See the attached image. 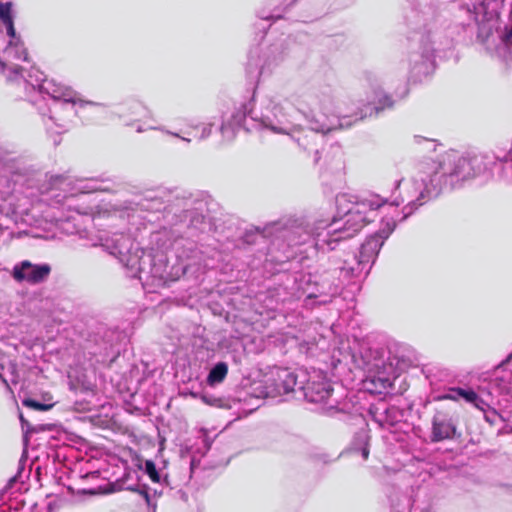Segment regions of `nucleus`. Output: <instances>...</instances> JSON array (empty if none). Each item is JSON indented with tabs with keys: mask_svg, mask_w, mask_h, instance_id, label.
<instances>
[{
	"mask_svg": "<svg viewBox=\"0 0 512 512\" xmlns=\"http://www.w3.org/2000/svg\"><path fill=\"white\" fill-rule=\"evenodd\" d=\"M382 204L378 196H369L357 201L343 219L310 222L304 217H290L267 225L262 233L264 237L283 238L289 246L312 243L317 250H333L335 243L354 236L370 220L368 209L373 213Z\"/></svg>",
	"mask_w": 512,
	"mask_h": 512,
	"instance_id": "f257e3e1",
	"label": "nucleus"
},
{
	"mask_svg": "<svg viewBox=\"0 0 512 512\" xmlns=\"http://www.w3.org/2000/svg\"><path fill=\"white\" fill-rule=\"evenodd\" d=\"M487 169L485 157H460L447 154L443 162L432 164L425 170L419 171L409 182L404 184L401 202H407L402 212L401 220H405L426 201L437 197L447 183V178L466 180L483 173Z\"/></svg>",
	"mask_w": 512,
	"mask_h": 512,
	"instance_id": "f03ea898",
	"label": "nucleus"
},
{
	"mask_svg": "<svg viewBox=\"0 0 512 512\" xmlns=\"http://www.w3.org/2000/svg\"><path fill=\"white\" fill-rule=\"evenodd\" d=\"M298 111L310 122L311 128L304 129L295 125L294 136L290 137L306 151L313 150L318 141L322 140L323 137L318 133L350 128L365 116L359 110L350 113L348 108L336 105L335 95L326 92L309 96L306 107L300 106Z\"/></svg>",
	"mask_w": 512,
	"mask_h": 512,
	"instance_id": "7ed1b4c3",
	"label": "nucleus"
},
{
	"mask_svg": "<svg viewBox=\"0 0 512 512\" xmlns=\"http://www.w3.org/2000/svg\"><path fill=\"white\" fill-rule=\"evenodd\" d=\"M101 246L127 269L130 277L138 278L143 286L158 288L170 280L167 264L151 258L135 241L122 233L100 238Z\"/></svg>",
	"mask_w": 512,
	"mask_h": 512,
	"instance_id": "20e7f679",
	"label": "nucleus"
},
{
	"mask_svg": "<svg viewBox=\"0 0 512 512\" xmlns=\"http://www.w3.org/2000/svg\"><path fill=\"white\" fill-rule=\"evenodd\" d=\"M451 38L434 23L419 27L412 37L408 61L415 80H422L435 69V54L451 45Z\"/></svg>",
	"mask_w": 512,
	"mask_h": 512,
	"instance_id": "39448f33",
	"label": "nucleus"
},
{
	"mask_svg": "<svg viewBox=\"0 0 512 512\" xmlns=\"http://www.w3.org/2000/svg\"><path fill=\"white\" fill-rule=\"evenodd\" d=\"M382 201L383 204L377 208L373 213H367L370 220L367 221L365 224L371 222L376 215L377 210L384 209L386 212L385 217L382 220L383 227L375 234L369 236L366 241L361 245L360 252L358 255V266L366 265L370 262H374L381 247L383 246L385 240L390 236V234L394 231L396 227V220L395 218L389 217L388 214L391 210L395 211V205L398 206L399 202L397 203H390L387 204L386 200L381 198L379 195H377Z\"/></svg>",
	"mask_w": 512,
	"mask_h": 512,
	"instance_id": "423d86ee",
	"label": "nucleus"
},
{
	"mask_svg": "<svg viewBox=\"0 0 512 512\" xmlns=\"http://www.w3.org/2000/svg\"><path fill=\"white\" fill-rule=\"evenodd\" d=\"M334 95L336 105H341L342 107L348 108L350 113L357 110L363 112L365 116L362 119L368 116H372L373 114H378L385 109L391 108L394 104L392 97L387 94L381 87H374L372 89L371 100H369L367 104L363 105L356 104L348 97L336 94Z\"/></svg>",
	"mask_w": 512,
	"mask_h": 512,
	"instance_id": "0eeeda50",
	"label": "nucleus"
},
{
	"mask_svg": "<svg viewBox=\"0 0 512 512\" xmlns=\"http://www.w3.org/2000/svg\"><path fill=\"white\" fill-rule=\"evenodd\" d=\"M261 124L278 134L294 136L295 124L291 120L286 107L281 104L270 103L267 112L260 118Z\"/></svg>",
	"mask_w": 512,
	"mask_h": 512,
	"instance_id": "6e6552de",
	"label": "nucleus"
},
{
	"mask_svg": "<svg viewBox=\"0 0 512 512\" xmlns=\"http://www.w3.org/2000/svg\"><path fill=\"white\" fill-rule=\"evenodd\" d=\"M304 398L312 403H326L332 395L333 388L326 377L319 371L307 374V380L300 386Z\"/></svg>",
	"mask_w": 512,
	"mask_h": 512,
	"instance_id": "1a4fd4ad",
	"label": "nucleus"
},
{
	"mask_svg": "<svg viewBox=\"0 0 512 512\" xmlns=\"http://www.w3.org/2000/svg\"><path fill=\"white\" fill-rule=\"evenodd\" d=\"M51 267L48 264L35 265L29 261H23L13 269V277L17 281H26L31 284L43 282L50 274Z\"/></svg>",
	"mask_w": 512,
	"mask_h": 512,
	"instance_id": "9d476101",
	"label": "nucleus"
},
{
	"mask_svg": "<svg viewBox=\"0 0 512 512\" xmlns=\"http://www.w3.org/2000/svg\"><path fill=\"white\" fill-rule=\"evenodd\" d=\"M307 372L299 371L294 372L287 368L279 369L277 371L276 389L279 394H288L296 391H300V386H303L307 380Z\"/></svg>",
	"mask_w": 512,
	"mask_h": 512,
	"instance_id": "9b49d317",
	"label": "nucleus"
},
{
	"mask_svg": "<svg viewBox=\"0 0 512 512\" xmlns=\"http://www.w3.org/2000/svg\"><path fill=\"white\" fill-rule=\"evenodd\" d=\"M455 433L456 424L452 417L445 412H436L432 418L431 441L440 442L446 439H452Z\"/></svg>",
	"mask_w": 512,
	"mask_h": 512,
	"instance_id": "f8f14e48",
	"label": "nucleus"
},
{
	"mask_svg": "<svg viewBox=\"0 0 512 512\" xmlns=\"http://www.w3.org/2000/svg\"><path fill=\"white\" fill-rule=\"evenodd\" d=\"M41 88L53 99L62 100L65 103H79L81 105L85 103L89 105H98L97 103L91 101H83L81 98L78 97V94L70 87H67L61 83H56L54 80H45Z\"/></svg>",
	"mask_w": 512,
	"mask_h": 512,
	"instance_id": "ddd939ff",
	"label": "nucleus"
},
{
	"mask_svg": "<svg viewBox=\"0 0 512 512\" xmlns=\"http://www.w3.org/2000/svg\"><path fill=\"white\" fill-rule=\"evenodd\" d=\"M511 379L512 375L510 373H506L505 375L499 376L496 373L490 379L488 383V393L489 394H500V395H509L512 392L511 387Z\"/></svg>",
	"mask_w": 512,
	"mask_h": 512,
	"instance_id": "4468645a",
	"label": "nucleus"
},
{
	"mask_svg": "<svg viewBox=\"0 0 512 512\" xmlns=\"http://www.w3.org/2000/svg\"><path fill=\"white\" fill-rule=\"evenodd\" d=\"M228 365L225 362L216 363L207 376V383L210 386H215L221 383L227 376Z\"/></svg>",
	"mask_w": 512,
	"mask_h": 512,
	"instance_id": "2eb2a0df",
	"label": "nucleus"
},
{
	"mask_svg": "<svg viewBox=\"0 0 512 512\" xmlns=\"http://www.w3.org/2000/svg\"><path fill=\"white\" fill-rule=\"evenodd\" d=\"M456 395H447L446 399H456L457 397L464 398L469 403H476L478 395L473 390H465L463 388H454L451 390Z\"/></svg>",
	"mask_w": 512,
	"mask_h": 512,
	"instance_id": "dca6fc26",
	"label": "nucleus"
},
{
	"mask_svg": "<svg viewBox=\"0 0 512 512\" xmlns=\"http://www.w3.org/2000/svg\"><path fill=\"white\" fill-rule=\"evenodd\" d=\"M20 420L22 423V427L26 428V433H38L41 431H51L53 425L51 424H36L31 425L28 421H26L23 416H20Z\"/></svg>",
	"mask_w": 512,
	"mask_h": 512,
	"instance_id": "f3484780",
	"label": "nucleus"
},
{
	"mask_svg": "<svg viewBox=\"0 0 512 512\" xmlns=\"http://www.w3.org/2000/svg\"><path fill=\"white\" fill-rule=\"evenodd\" d=\"M0 19L3 24L13 21L12 4L10 2L0 3Z\"/></svg>",
	"mask_w": 512,
	"mask_h": 512,
	"instance_id": "a211bd4d",
	"label": "nucleus"
},
{
	"mask_svg": "<svg viewBox=\"0 0 512 512\" xmlns=\"http://www.w3.org/2000/svg\"><path fill=\"white\" fill-rule=\"evenodd\" d=\"M6 53L8 55H13L16 59H22L24 61L27 60V52L22 45L16 44L15 46H12L10 44V46L6 49Z\"/></svg>",
	"mask_w": 512,
	"mask_h": 512,
	"instance_id": "6ab92c4d",
	"label": "nucleus"
},
{
	"mask_svg": "<svg viewBox=\"0 0 512 512\" xmlns=\"http://www.w3.org/2000/svg\"><path fill=\"white\" fill-rule=\"evenodd\" d=\"M145 472L153 482H155V483L160 482L161 477H160V474L157 471L155 463L153 461H151V460L145 461Z\"/></svg>",
	"mask_w": 512,
	"mask_h": 512,
	"instance_id": "aec40b11",
	"label": "nucleus"
},
{
	"mask_svg": "<svg viewBox=\"0 0 512 512\" xmlns=\"http://www.w3.org/2000/svg\"><path fill=\"white\" fill-rule=\"evenodd\" d=\"M23 405L26 407L35 409V410H40V411H47V410L51 409L53 406V404H44V403H40L33 399H25L23 401Z\"/></svg>",
	"mask_w": 512,
	"mask_h": 512,
	"instance_id": "412c9836",
	"label": "nucleus"
},
{
	"mask_svg": "<svg viewBox=\"0 0 512 512\" xmlns=\"http://www.w3.org/2000/svg\"><path fill=\"white\" fill-rule=\"evenodd\" d=\"M496 418H499L503 422L508 420V417L504 413H499L495 409H492L491 411L487 412L485 415V419L490 423H495Z\"/></svg>",
	"mask_w": 512,
	"mask_h": 512,
	"instance_id": "4be33fe9",
	"label": "nucleus"
},
{
	"mask_svg": "<svg viewBox=\"0 0 512 512\" xmlns=\"http://www.w3.org/2000/svg\"><path fill=\"white\" fill-rule=\"evenodd\" d=\"M494 487L498 488L501 491H503L504 493L512 496V484L505 483V482H496L494 484Z\"/></svg>",
	"mask_w": 512,
	"mask_h": 512,
	"instance_id": "5701e85b",
	"label": "nucleus"
},
{
	"mask_svg": "<svg viewBox=\"0 0 512 512\" xmlns=\"http://www.w3.org/2000/svg\"><path fill=\"white\" fill-rule=\"evenodd\" d=\"M495 158L499 161H511L512 160V147L506 152L498 151L495 154Z\"/></svg>",
	"mask_w": 512,
	"mask_h": 512,
	"instance_id": "b1692460",
	"label": "nucleus"
},
{
	"mask_svg": "<svg viewBox=\"0 0 512 512\" xmlns=\"http://www.w3.org/2000/svg\"><path fill=\"white\" fill-rule=\"evenodd\" d=\"M201 398L206 404L213 405V406H219V404L221 402V399H217V398H214V397L208 396V395H202Z\"/></svg>",
	"mask_w": 512,
	"mask_h": 512,
	"instance_id": "393cba45",
	"label": "nucleus"
},
{
	"mask_svg": "<svg viewBox=\"0 0 512 512\" xmlns=\"http://www.w3.org/2000/svg\"><path fill=\"white\" fill-rule=\"evenodd\" d=\"M132 108H133L132 114L135 116L140 115L141 114L140 111L144 110V107L141 105V103H138V102H133Z\"/></svg>",
	"mask_w": 512,
	"mask_h": 512,
	"instance_id": "a878e982",
	"label": "nucleus"
},
{
	"mask_svg": "<svg viewBox=\"0 0 512 512\" xmlns=\"http://www.w3.org/2000/svg\"><path fill=\"white\" fill-rule=\"evenodd\" d=\"M4 25H5V27H6L7 34H8L11 38H14V37H15V29H14L13 21H12V22H9V23H6V24H4Z\"/></svg>",
	"mask_w": 512,
	"mask_h": 512,
	"instance_id": "bb28decb",
	"label": "nucleus"
},
{
	"mask_svg": "<svg viewBox=\"0 0 512 512\" xmlns=\"http://www.w3.org/2000/svg\"><path fill=\"white\" fill-rule=\"evenodd\" d=\"M210 134H211V125L205 126V127H203V129H202V133H201L200 138H201V139H205V138H207Z\"/></svg>",
	"mask_w": 512,
	"mask_h": 512,
	"instance_id": "cd10ccee",
	"label": "nucleus"
},
{
	"mask_svg": "<svg viewBox=\"0 0 512 512\" xmlns=\"http://www.w3.org/2000/svg\"><path fill=\"white\" fill-rule=\"evenodd\" d=\"M512 362V352L506 357L505 360H503L498 366H497V370L504 367L506 364Z\"/></svg>",
	"mask_w": 512,
	"mask_h": 512,
	"instance_id": "c85d7f7f",
	"label": "nucleus"
},
{
	"mask_svg": "<svg viewBox=\"0 0 512 512\" xmlns=\"http://www.w3.org/2000/svg\"><path fill=\"white\" fill-rule=\"evenodd\" d=\"M361 454H362V457L366 460L369 456V449L367 446L363 447L361 449Z\"/></svg>",
	"mask_w": 512,
	"mask_h": 512,
	"instance_id": "c756f323",
	"label": "nucleus"
},
{
	"mask_svg": "<svg viewBox=\"0 0 512 512\" xmlns=\"http://www.w3.org/2000/svg\"><path fill=\"white\" fill-rule=\"evenodd\" d=\"M14 482H15V478H11L2 491H4V493H6V491L12 487Z\"/></svg>",
	"mask_w": 512,
	"mask_h": 512,
	"instance_id": "7c9ffc66",
	"label": "nucleus"
},
{
	"mask_svg": "<svg viewBox=\"0 0 512 512\" xmlns=\"http://www.w3.org/2000/svg\"><path fill=\"white\" fill-rule=\"evenodd\" d=\"M165 132L167 134H170V135H173L175 137H179L180 138V136L177 133H173V132H170V131H165ZM181 140H183V141H185L187 143H189L191 141L189 138H186V137H181Z\"/></svg>",
	"mask_w": 512,
	"mask_h": 512,
	"instance_id": "2f4dec72",
	"label": "nucleus"
},
{
	"mask_svg": "<svg viewBox=\"0 0 512 512\" xmlns=\"http://www.w3.org/2000/svg\"><path fill=\"white\" fill-rule=\"evenodd\" d=\"M342 271H347L348 273H350L351 275H355L356 272H355V268L354 267H351V268H346V267H342L341 268Z\"/></svg>",
	"mask_w": 512,
	"mask_h": 512,
	"instance_id": "473e14b6",
	"label": "nucleus"
},
{
	"mask_svg": "<svg viewBox=\"0 0 512 512\" xmlns=\"http://www.w3.org/2000/svg\"><path fill=\"white\" fill-rule=\"evenodd\" d=\"M360 437H361L362 441L366 444V442H367V435L366 434H362Z\"/></svg>",
	"mask_w": 512,
	"mask_h": 512,
	"instance_id": "72a5a7b5",
	"label": "nucleus"
},
{
	"mask_svg": "<svg viewBox=\"0 0 512 512\" xmlns=\"http://www.w3.org/2000/svg\"><path fill=\"white\" fill-rule=\"evenodd\" d=\"M97 190H102L100 187H91V190L90 191H97Z\"/></svg>",
	"mask_w": 512,
	"mask_h": 512,
	"instance_id": "f704fd0d",
	"label": "nucleus"
},
{
	"mask_svg": "<svg viewBox=\"0 0 512 512\" xmlns=\"http://www.w3.org/2000/svg\"><path fill=\"white\" fill-rule=\"evenodd\" d=\"M4 494H5V493H4V491H2V490H1V491H0V501H2V500H3Z\"/></svg>",
	"mask_w": 512,
	"mask_h": 512,
	"instance_id": "c9c22d12",
	"label": "nucleus"
},
{
	"mask_svg": "<svg viewBox=\"0 0 512 512\" xmlns=\"http://www.w3.org/2000/svg\"><path fill=\"white\" fill-rule=\"evenodd\" d=\"M338 292L337 287L334 288V292L332 294H336Z\"/></svg>",
	"mask_w": 512,
	"mask_h": 512,
	"instance_id": "e433bc0d",
	"label": "nucleus"
},
{
	"mask_svg": "<svg viewBox=\"0 0 512 512\" xmlns=\"http://www.w3.org/2000/svg\"><path fill=\"white\" fill-rule=\"evenodd\" d=\"M224 129H225V125L223 124V125L221 126V131H222V132H224Z\"/></svg>",
	"mask_w": 512,
	"mask_h": 512,
	"instance_id": "4c0bfd02",
	"label": "nucleus"
},
{
	"mask_svg": "<svg viewBox=\"0 0 512 512\" xmlns=\"http://www.w3.org/2000/svg\"><path fill=\"white\" fill-rule=\"evenodd\" d=\"M137 132H142L141 127H138V128H137Z\"/></svg>",
	"mask_w": 512,
	"mask_h": 512,
	"instance_id": "58836bf2",
	"label": "nucleus"
},
{
	"mask_svg": "<svg viewBox=\"0 0 512 512\" xmlns=\"http://www.w3.org/2000/svg\"><path fill=\"white\" fill-rule=\"evenodd\" d=\"M154 202H156V204H158L160 206L161 203H159V201H157V199H154Z\"/></svg>",
	"mask_w": 512,
	"mask_h": 512,
	"instance_id": "ea45409f",
	"label": "nucleus"
},
{
	"mask_svg": "<svg viewBox=\"0 0 512 512\" xmlns=\"http://www.w3.org/2000/svg\"><path fill=\"white\" fill-rule=\"evenodd\" d=\"M154 202H156V204H158L160 206L161 203H159V201H157V199H154Z\"/></svg>",
	"mask_w": 512,
	"mask_h": 512,
	"instance_id": "a19ab883",
	"label": "nucleus"
},
{
	"mask_svg": "<svg viewBox=\"0 0 512 512\" xmlns=\"http://www.w3.org/2000/svg\"><path fill=\"white\" fill-rule=\"evenodd\" d=\"M360 266L357 265V269H359ZM361 269H364V265H361Z\"/></svg>",
	"mask_w": 512,
	"mask_h": 512,
	"instance_id": "79ce46f5",
	"label": "nucleus"
},
{
	"mask_svg": "<svg viewBox=\"0 0 512 512\" xmlns=\"http://www.w3.org/2000/svg\"><path fill=\"white\" fill-rule=\"evenodd\" d=\"M318 153H319V150L315 149V154L318 155Z\"/></svg>",
	"mask_w": 512,
	"mask_h": 512,
	"instance_id": "37998d69",
	"label": "nucleus"
}]
</instances>
